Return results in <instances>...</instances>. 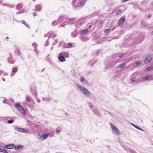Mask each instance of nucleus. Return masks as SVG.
Wrapping results in <instances>:
<instances>
[{
  "label": "nucleus",
  "mask_w": 153,
  "mask_h": 153,
  "mask_svg": "<svg viewBox=\"0 0 153 153\" xmlns=\"http://www.w3.org/2000/svg\"><path fill=\"white\" fill-rule=\"evenodd\" d=\"M88 31V30L87 29L84 30L82 31V33L84 34H86L87 32Z\"/></svg>",
  "instance_id": "17"
},
{
  "label": "nucleus",
  "mask_w": 153,
  "mask_h": 153,
  "mask_svg": "<svg viewBox=\"0 0 153 153\" xmlns=\"http://www.w3.org/2000/svg\"><path fill=\"white\" fill-rule=\"evenodd\" d=\"M141 63V62L140 61L137 62L133 64L134 67H136L139 65Z\"/></svg>",
  "instance_id": "13"
},
{
  "label": "nucleus",
  "mask_w": 153,
  "mask_h": 153,
  "mask_svg": "<svg viewBox=\"0 0 153 153\" xmlns=\"http://www.w3.org/2000/svg\"><path fill=\"white\" fill-rule=\"evenodd\" d=\"M89 106L91 108H93V106L92 104L90 103H89Z\"/></svg>",
  "instance_id": "26"
},
{
  "label": "nucleus",
  "mask_w": 153,
  "mask_h": 153,
  "mask_svg": "<svg viewBox=\"0 0 153 153\" xmlns=\"http://www.w3.org/2000/svg\"><path fill=\"white\" fill-rule=\"evenodd\" d=\"M2 152H3L4 153H8V152L4 149V148L3 149V151H2Z\"/></svg>",
  "instance_id": "24"
},
{
  "label": "nucleus",
  "mask_w": 153,
  "mask_h": 153,
  "mask_svg": "<svg viewBox=\"0 0 153 153\" xmlns=\"http://www.w3.org/2000/svg\"><path fill=\"white\" fill-rule=\"evenodd\" d=\"M4 147L9 149H13L14 148V145L13 144H11L5 145Z\"/></svg>",
  "instance_id": "5"
},
{
  "label": "nucleus",
  "mask_w": 153,
  "mask_h": 153,
  "mask_svg": "<svg viewBox=\"0 0 153 153\" xmlns=\"http://www.w3.org/2000/svg\"><path fill=\"white\" fill-rule=\"evenodd\" d=\"M132 125L135 127V126H136L134 125H133V124H132Z\"/></svg>",
  "instance_id": "35"
},
{
  "label": "nucleus",
  "mask_w": 153,
  "mask_h": 153,
  "mask_svg": "<svg viewBox=\"0 0 153 153\" xmlns=\"http://www.w3.org/2000/svg\"><path fill=\"white\" fill-rule=\"evenodd\" d=\"M121 12L122 10H119L116 13V14L118 15L120 14L121 13Z\"/></svg>",
  "instance_id": "21"
},
{
  "label": "nucleus",
  "mask_w": 153,
  "mask_h": 153,
  "mask_svg": "<svg viewBox=\"0 0 153 153\" xmlns=\"http://www.w3.org/2000/svg\"><path fill=\"white\" fill-rule=\"evenodd\" d=\"M110 30L109 29H106L105 30V33H109L110 32Z\"/></svg>",
  "instance_id": "19"
},
{
  "label": "nucleus",
  "mask_w": 153,
  "mask_h": 153,
  "mask_svg": "<svg viewBox=\"0 0 153 153\" xmlns=\"http://www.w3.org/2000/svg\"><path fill=\"white\" fill-rule=\"evenodd\" d=\"M72 45V43H69L67 45V47L68 48H71Z\"/></svg>",
  "instance_id": "16"
},
{
  "label": "nucleus",
  "mask_w": 153,
  "mask_h": 153,
  "mask_svg": "<svg viewBox=\"0 0 153 153\" xmlns=\"http://www.w3.org/2000/svg\"><path fill=\"white\" fill-rule=\"evenodd\" d=\"M33 1H35V0H33Z\"/></svg>",
  "instance_id": "36"
},
{
  "label": "nucleus",
  "mask_w": 153,
  "mask_h": 153,
  "mask_svg": "<svg viewBox=\"0 0 153 153\" xmlns=\"http://www.w3.org/2000/svg\"><path fill=\"white\" fill-rule=\"evenodd\" d=\"M48 134H46L45 135H42L39 138V140H41L46 139L48 137Z\"/></svg>",
  "instance_id": "6"
},
{
  "label": "nucleus",
  "mask_w": 153,
  "mask_h": 153,
  "mask_svg": "<svg viewBox=\"0 0 153 153\" xmlns=\"http://www.w3.org/2000/svg\"><path fill=\"white\" fill-rule=\"evenodd\" d=\"M80 80L81 82H83V81H85L86 80L83 77H81Z\"/></svg>",
  "instance_id": "14"
},
{
  "label": "nucleus",
  "mask_w": 153,
  "mask_h": 153,
  "mask_svg": "<svg viewBox=\"0 0 153 153\" xmlns=\"http://www.w3.org/2000/svg\"><path fill=\"white\" fill-rule=\"evenodd\" d=\"M151 77V76H145V77H143L142 79L143 80H145L146 79H149Z\"/></svg>",
  "instance_id": "11"
},
{
  "label": "nucleus",
  "mask_w": 153,
  "mask_h": 153,
  "mask_svg": "<svg viewBox=\"0 0 153 153\" xmlns=\"http://www.w3.org/2000/svg\"><path fill=\"white\" fill-rule=\"evenodd\" d=\"M135 127L136 128H137L138 129H139V130H141V129L138 126H135Z\"/></svg>",
  "instance_id": "28"
},
{
  "label": "nucleus",
  "mask_w": 153,
  "mask_h": 153,
  "mask_svg": "<svg viewBox=\"0 0 153 153\" xmlns=\"http://www.w3.org/2000/svg\"><path fill=\"white\" fill-rule=\"evenodd\" d=\"M3 148L4 147H3L0 146V152H2V151H3Z\"/></svg>",
  "instance_id": "23"
},
{
  "label": "nucleus",
  "mask_w": 153,
  "mask_h": 153,
  "mask_svg": "<svg viewBox=\"0 0 153 153\" xmlns=\"http://www.w3.org/2000/svg\"><path fill=\"white\" fill-rule=\"evenodd\" d=\"M22 23L23 24H24L27 27H29V25L27 24H26L25 22L24 21V22H22Z\"/></svg>",
  "instance_id": "18"
},
{
  "label": "nucleus",
  "mask_w": 153,
  "mask_h": 153,
  "mask_svg": "<svg viewBox=\"0 0 153 153\" xmlns=\"http://www.w3.org/2000/svg\"><path fill=\"white\" fill-rule=\"evenodd\" d=\"M13 119H11L10 120L8 121L7 122L8 123H13Z\"/></svg>",
  "instance_id": "20"
},
{
  "label": "nucleus",
  "mask_w": 153,
  "mask_h": 153,
  "mask_svg": "<svg viewBox=\"0 0 153 153\" xmlns=\"http://www.w3.org/2000/svg\"><path fill=\"white\" fill-rule=\"evenodd\" d=\"M152 59L151 56L150 55H148L146 58L144 62L146 64H147Z\"/></svg>",
  "instance_id": "4"
},
{
  "label": "nucleus",
  "mask_w": 153,
  "mask_h": 153,
  "mask_svg": "<svg viewBox=\"0 0 153 153\" xmlns=\"http://www.w3.org/2000/svg\"><path fill=\"white\" fill-rule=\"evenodd\" d=\"M111 127L113 129L114 131L116 132V134H120V131L117 128H116L114 125H112V124H111Z\"/></svg>",
  "instance_id": "3"
},
{
  "label": "nucleus",
  "mask_w": 153,
  "mask_h": 153,
  "mask_svg": "<svg viewBox=\"0 0 153 153\" xmlns=\"http://www.w3.org/2000/svg\"><path fill=\"white\" fill-rule=\"evenodd\" d=\"M125 19L123 17H122L120 20L118 22V25H121L125 22Z\"/></svg>",
  "instance_id": "7"
},
{
  "label": "nucleus",
  "mask_w": 153,
  "mask_h": 153,
  "mask_svg": "<svg viewBox=\"0 0 153 153\" xmlns=\"http://www.w3.org/2000/svg\"><path fill=\"white\" fill-rule=\"evenodd\" d=\"M26 100L29 102L30 101V98L28 97H27L26 98Z\"/></svg>",
  "instance_id": "22"
},
{
  "label": "nucleus",
  "mask_w": 153,
  "mask_h": 153,
  "mask_svg": "<svg viewBox=\"0 0 153 153\" xmlns=\"http://www.w3.org/2000/svg\"><path fill=\"white\" fill-rule=\"evenodd\" d=\"M23 148V146L21 145H19L17 146L14 147L15 149L16 150H18L22 149Z\"/></svg>",
  "instance_id": "10"
},
{
  "label": "nucleus",
  "mask_w": 153,
  "mask_h": 153,
  "mask_svg": "<svg viewBox=\"0 0 153 153\" xmlns=\"http://www.w3.org/2000/svg\"><path fill=\"white\" fill-rule=\"evenodd\" d=\"M17 71V69L16 68H13V72H16Z\"/></svg>",
  "instance_id": "15"
},
{
  "label": "nucleus",
  "mask_w": 153,
  "mask_h": 153,
  "mask_svg": "<svg viewBox=\"0 0 153 153\" xmlns=\"http://www.w3.org/2000/svg\"><path fill=\"white\" fill-rule=\"evenodd\" d=\"M59 59L61 62H64L65 61V59L64 57L62 56H60L58 58Z\"/></svg>",
  "instance_id": "8"
},
{
  "label": "nucleus",
  "mask_w": 153,
  "mask_h": 153,
  "mask_svg": "<svg viewBox=\"0 0 153 153\" xmlns=\"http://www.w3.org/2000/svg\"><path fill=\"white\" fill-rule=\"evenodd\" d=\"M60 132V131L59 130H57L56 131V133L57 134H59Z\"/></svg>",
  "instance_id": "27"
},
{
  "label": "nucleus",
  "mask_w": 153,
  "mask_h": 153,
  "mask_svg": "<svg viewBox=\"0 0 153 153\" xmlns=\"http://www.w3.org/2000/svg\"><path fill=\"white\" fill-rule=\"evenodd\" d=\"M16 130L17 131L22 132H25L26 131L25 129L20 128H16Z\"/></svg>",
  "instance_id": "9"
},
{
  "label": "nucleus",
  "mask_w": 153,
  "mask_h": 153,
  "mask_svg": "<svg viewBox=\"0 0 153 153\" xmlns=\"http://www.w3.org/2000/svg\"><path fill=\"white\" fill-rule=\"evenodd\" d=\"M15 106L23 115H25L26 114L25 111L24 109L21 105L19 103H16L15 104Z\"/></svg>",
  "instance_id": "2"
},
{
  "label": "nucleus",
  "mask_w": 153,
  "mask_h": 153,
  "mask_svg": "<svg viewBox=\"0 0 153 153\" xmlns=\"http://www.w3.org/2000/svg\"><path fill=\"white\" fill-rule=\"evenodd\" d=\"M91 27H92V25H90L88 26V28H91Z\"/></svg>",
  "instance_id": "30"
},
{
  "label": "nucleus",
  "mask_w": 153,
  "mask_h": 153,
  "mask_svg": "<svg viewBox=\"0 0 153 153\" xmlns=\"http://www.w3.org/2000/svg\"><path fill=\"white\" fill-rule=\"evenodd\" d=\"M152 34L153 35V31L152 32Z\"/></svg>",
  "instance_id": "34"
},
{
  "label": "nucleus",
  "mask_w": 153,
  "mask_h": 153,
  "mask_svg": "<svg viewBox=\"0 0 153 153\" xmlns=\"http://www.w3.org/2000/svg\"><path fill=\"white\" fill-rule=\"evenodd\" d=\"M118 56L119 57H120L122 56L121 55H119Z\"/></svg>",
  "instance_id": "33"
},
{
  "label": "nucleus",
  "mask_w": 153,
  "mask_h": 153,
  "mask_svg": "<svg viewBox=\"0 0 153 153\" xmlns=\"http://www.w3.org/2000/svg\"><path fill=\"white\" fill-rule=\"evenodd\" d=\"M83 4V1H81L80 3L81 4Z\"/></svg>",
  "instance_id": "32"
},
{
  "label": "nucleus",
  "mask_w": 153,
  "mask_h": 153,
  "mask_svg": "<svg viewBox=\"0 0 153 153\" xmlns=\"http://www.w3.org/2000/svg\"><path fill=\"white\" fill-rule=\"evenodd\" d=\"M125 66V65L124 64H123L121 65H120V68H123Z\"/></svg>",
  "instance_id": "25"
},
{
  "label": "nucleus",
  "mask_w": 153,
  "mask_h": 153,
  "mask_svg": "<svg viewBox=\"0 0 153 153\" xmlns=\"http://www.w3.org/2000/svg\"><path fill=\"white\" fill-rule=\"evenodd\" d=\"M135 79H136L135 78H133L131 79V80H132V81H135Z\"/></svg>",
  "instance_id": "29"
},
{
  "label": "nucleus",
  "mask_w": 153,
  "mask_h": 153,
  "mask_svg": "<svg viewBox=\"0 0 153 153\" xmlns=\"http://www.w3.org/2000/svg\"><path fill=\"white\" fill-rule=\"evenodd\" d=\"M17 7H19V6L21 7V5H20V4H18V5H17Z\"/></svg>",
  "instance_id": "31"
},
{
  "label": "nucleus",
  "mask_w": 153,
  "mask_h": 153,
  "mask_svg": "<svg viewBox=\"0 0 153 153\" xmlns=\"http://www.w3.org/2000/svg\"><path fill=\"white\" fill-rule=\"evenodd\" d=\"M78 87L83 92V93L87 97H89L91 95V93L87 89L82 86L78 84L77 85Z\"/></svg>",
  "instance_id": "1"
},
{
  "label": "nucleus",
  "mask_w": 153,
  "mask_h": 153,
  "mask_svg": "<svg viewBox=\"0 0 153 153\" xmlns=\"http://www.w3.org/2000/svg\"><path fill=\"white\" fill-rule=\"evenodd\" d=\"M153 69V66H151L149 67H148V68H146L145 69V71L146 72L148 71H150L152 69Z\"/></svg>",
  "instance_id": "12"
}]
</instances>
